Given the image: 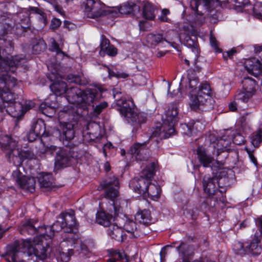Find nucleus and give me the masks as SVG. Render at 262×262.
<instances>
[{
  "instance_id": "f257e3e1",
  "label": "nucleus",
  "mask_w": 262,
  "mask_h": 262,
  "mask_svg": "<svg viewBox=\"0 0 262 262\" xmlns=\"http://www.w3.org/2000/svg\"><path fill=\"white\" fill-rule=\"evenodd\" d=\"M61 221H57L50 226H36L37 222L32 220L27 221L20 228L21 234L26 235L39 233V235L34 238L15 241L9 246L7 252L2 256L8 262H26L23 258L27 257H35L40 259H45L48 255L49 243L46 242L51 239L55 231L63 229L64 232L69 233L63 241L61 242L64 246L67 242L72 247L77 243L78 235L77 224L75 212L71 210L69 212L62 213L59 215Z\"/></svg>"
},
{
  "instance_id": "f03ea898",
  "label": "nucleus",
  "mask_w": 262,
  "mask_h": 262,
  "mask_svg": "<svg viewBox=\"0 0 262 262\" xmlns=\"http://www.w3.org/2000/svg\"><path fill=\"white\" fill-rule=\"evenodd\" d=\"M82 114L81 108L72 105L64 107L58 114L60 125L59 130L60 140L67 147L73 148L78 145L79 142L73 141L75 137L74 126Z\"/></svg>"
},
{
  "instance_id": "7ed1b4c3",
  "label": "nucleus",
  "mask_w": 262,
  "mask_h": 262,
  "mask_svg": "<svg viewBox=\"0 0 262 262\" xmlns=\"http://www.w3.org/2000/svg\"><path fill=\"white\" fill-rule=\"evenodd\" d=\"M113 96L118 106V110L122 117L132 124L135 129H138L140 125L146 121V117L143 114H137L134 110L132 101L126 100L120 97L121 93L117 89L113 90Z\"/></svg>"
},
{
  "instance_id": "20e7f679",
  "label": "nucleus",
  "mask_w": 262,
  "mask_h": 262,
  "mask_svg": "<svg viewBox=\"0 0 262 262\" xmlns=\"http://www.w3.org/2000/svg\"><path fill=\"white\" fill-rule=\"evenodd\" d=\"M102 92L96 88L82 91L78 87H72L68 91L67 100L72 104L83 107L91 106L98 102Z\"/></svg>"
},
{
  "instance_id": "39448f33",
  "label": "nucleus",
  "mask_w": 262,
  "mask_h": 262,
  "mask_svg": "<svg viewBox=\"0 0 262 262\" xmlns=\"http://www.w3.org/2000/svg\"><path fill=\"white\" fill-rule=\"evenodd\" d=\"M178 111L176 104H170L165 112V117L163 118V124L156 125L151 136L164 139L173 136L176 133L174 126L178 120Z\"/></svg>"
},
{
  "instance_id": "423d86ee",
  "label": "nucleus",
  "mask_w": 262,
  "mask_h": 262,
  "mask_svg": "<svg viewBox=\"0 0 262 262\" xmlns=\"http://www.w3.org/2000/svg\"><path fill=\"white\" fill-rule=\"evenodd\" d=\"M0 145L8 151L7 156L9 161L16 167L20 166L25 159L33 158V154L20 150L17 148V141L8 135L0 137Z\"/></svg>"
},
{
  "instance_id": "0eeeda50",
  "label": "nucleus",
  "mask_w": 262,
  "mask_h": 262,
  "mask_svg": "<svg viewBox=\"0 0 262 262\" xmlns=\"http://www.w3.org/2000/svg\"><path fill=\"white\" fill-rule=\"evenodd\" d=\"M101 186L105 189V197L110 200L108 211H121L119 201L117 199L119 195V183L118 179L114 175L110 176L104 180Z\"/></svg>"
},
{
  "instance_id": "6e6552de",
  "label": "nucleus",
  "mask_w": 262,
  "mask_h": 262,
  "mask_svg": "<svg viewBox=\"0 0 262 262\" xmlns=\"http://www.w3.org/2000/svg\"><path fill=\"white\" fill-rule=\"evenodd\" d=\"M156 167L155 162L150 163L142 171L140 178L133 180L132 185L135 192L146 196L147 186L155 175Z\"/></svg>"
},
{
  "instance_id": "1a4fd4ad",
  "label": "nucleus",
  "mask_w": 262,
  "mask_h": 262,
  "mask_svg": "<svg viewBox=\"0 0 262 262\" xmlns=\"http://www.w3.org/2000/svg\"><path fill=\"white\" fill-rule=\"evenodd\" d=\"M211 89L206 83H203L199 88L198 92H188L190 93V105L192 109L199 108L206 105L208 100L210 101V94Z\"/></svg>"
},
{
  "instance_id": "9d476101",
  "label": "nucleus",
  "mask_w": 262,
  "mask_h": 262,
  "mask_svg": "<svg viewBox=\"0 0 262 262\" xmlns=\"http://www.w3.org/2000/svg\"><path fill=\"white\" fill-rule=\"evenodd\" d=\"M105 8V6L99 0H86L85 11L88 17L95 18L107 15L111 12Z\"/></svg>"
},
{
  "instance_id": "9b49d317",
  "label": "nucleus",
  "mask_w": 262,
  "mask_h": 262,
  "mask_svg": "<svg viewBox=\"0 0 262 262\" xmlns=\"http://www.w3.org/2000/svg\"><path fill=\"white\" fill-rule=\"evenodd\" d=\"M231 144V140L225 136H223L219 140L214 135L210 134L207 136L205 140V146H211L217 152L228 151L230 149L229 147Z\"/></svg>"
},
{
  "instance_id": "f8f14e48",
  "label": "nucleus",
  "mask_w": 262,
  "mask_h": 262,
  "mask_svg": "<svg viewBox=\"0 0 262 262\" xmlns=\"http://www.w3.org/2000/svg\"><path fill=\"white\" fill-rule=\"evenodd\" d=\"M222 178L219 179L216 177H211L209 175H205L203 178V186L205 191L209 196L215 194L218 192L223 193V190L219 189V188L222 187L221 186V181Z\"/></svg>"
},
{
  "instance_id": "ddd939ff",
  "label": "nucleus",
  "mask_w": 262,
  "mask_h": 262,
  "mask_svg": "<svg viewBox=\"0 0 262 262\" xmlns=\"http://www.w3.org/2000/svg\"><path fill=\"white\" fill-rule=\"evenodd\" d=\"M214 0H191L190 5L191 9L196 13L195 18V23L198 25L203 24L205 20L203 14L199 10L200 7H204L206 9L211 8L214 4Z\"/></svg>"
},
{
  "instance_id": "4468645a",
  "label": "nucleus",
  "mask_w": 262,
  "mask_h": 262,
  "mask_svg": "<svg viewBox=\"0 0 262 262\" xmlns=\"http://www.w3.org/2000/svg\"><path fill=\"white\" fill-rule=\"evenodd\" d=\"M112 213L114 212V220L116 221V224H118L121 228H123L127 232L133 234L137 229L136 224L133 220L127 219L126 216L123 214V209L121 207V211L119 212L116 210L110 211Z\"/></svg>"
},
{
  "instance_id": "2eb2a0df",
  "label": "nucleus",
  "mask_w": 262,
  "mask_h": 262,
  "mask_svg": "<svg viewBox=\"0 0 262 262\" xmlns=\"http://www.w3.org/2000/svg\"><path fill=\"white\" fill-rule=\"evenodd\" d=\"M59 107L56 97L50 96L44 102L41 103L39 111L46 116L52 117L55 114L56 110Z\"/></svg>"
},
{
  "instance_id": "dca6fc26",
  "label": "nucleus",
  "mask_w": 262,
  "mask_h": 262,
  "mask_svg": "<svg viewBox=\"0 0 262 262\" xmlns=\"http://www.w3.org/2000/svg\"><path fill=\"white\" fill-rule=\"evenodd\" d=\"M13 176L16 178V181L22 188L30 192L35 191L36 181L34 178L24 176L17 170L13 171Z\"/></svg>"
},
{
  "instance_id": "f3484780",
  "label": "nucleus",
  "mask_w": 262,
  "mask_h": 262,
  "mask_svg": "<svg viewBox=\"0 0 262 262\" xmlns=\"http://www.w3.org/2000/svg\"><path fill=\"white\" fill-rule=\"evenodd\" d=\"M71 148H61L59 149L58 152H56L55 158V163L56 165L59 166H68L74 158V155L71 151Z\"/></svg>"
},
{
  "instance_id": "a211bd4d",
  "label": "nucleus",
  "mask_w": 262,
  "mask_h": 262,
  "mask_svg": "<svg viewBox=\"0 0 262 262\" xmlns=\"http://www.w3.org/2000/svg\"><path fill=\"white\" fill-rule=\"evenodd\" d=\"M146 42L147 45L151 48H155L164 42L170 45L174 48H177L178 46L175 42L168 40L166 37H164L160 33H150L148 34L146 37Z\"/></svg>"
},
{
  "instance_id": "6ab92c4d",
  "label": "nucleus",
  "mask_w": 262,
  "mask_h": 262,
  "mask_svg": "<svg viewBox=\"0 0 262 262\" xmlns=\"http://www.w3.org/2000/svg\"><path fill=\"white\" fill-rule=\"evenodd\" d=\"M129 152L137 160L143 161L148 159V150L146 142L135 143L130 147Z\"/></svg>"
},
{
  "instance_id": "aec40b11",
  "label": "nucleus",
  "mask_w": 262,
  "mask_h": 262,
  "mask_svg": "<svg viewBox=\"0 0 262 262\" xmlns=\"http://www.w3.org/2000/svg\"><path fill=\"white\" fill-rule=\"evenodd\" d=\"M8 114L13 117L19 118L23 116V106L19 102L15 101L14 94L12 93V99L10 102H6Z\"/></svg>"
},
{
  "instance_id": "412c9836",
  "label": "nucleus",
  "mask_w": 262,
  "mask_h": 262,
  "mask_svg": "<svg viewBox=\"0 0 262 262\" xmlns=\"http://www.w3.org/2000/svg\"><path fill=\"white\" fill-rule=\"evenodd\" d=\"M61 77H56L54 80V82L50 85V89L53 92L55 97L57 96H61V95L66 93V99L67 100L68 91L70 90L67 89V84L61 81Z\"/></svg>"
},
{
  "instance_id": "4be33fe9",
  "label": "nucleus",
  "mask_w": 262,
  "mask_h": 262,
  "mask_svg": "<svg viewBox=\"0 0 262 262\" xmlns=\"http://www.w3.org/2000/svg\"><path fill=\"white\" fill-rule=\"evenodd\" d=\"M245 68L249 73L255 77L262 73L261 64L259 59L255 58L247 60L245 62Z\"/></svg>"
},
{
  "instance_id": "5701e85b",
  "label": "nucleus",
  "mask_w": 262,
  "mask_h": 262,
  "mask_svg": "<svg viewBox=\"0 0 262 262\" xmlns=\"http://www.w3.org/2000/svg\"><path fill=\"white\" fill-rule=\"evenodd\" d=\"M17 84V80L8 74H0V93L3 92H10V89Z\"/></svg>"
},
{
  "instance_id": "b1692460",
  "label": "nucleus",
  "mask_w": 262,
  "mask_h": 262,
  "mask_svg": "<svg viewBox=\"0 0 262 262\" xmlns=\"http://www.w3.org/2000/svg\"><path fill=\"white\" fill-rule=\"evenodd\" d=\"M196 154L201 165L205 167H208L211 166L213 161V158L208 153L204 147L199 146L196 149Z\"/></svg>"
},
{
  "instance_id": "393cba45",
  "label": "nucleus",
  "mask_w": 262,
  "mask_h": 262,
  "mask_svg": "<svg viewBox=\"0 0 262 262\" xmlns=\"http://www.w3.org/2000/svg\"><path fill=\"white\" fill-rule=\"evenodd\" d=\"M12 99V93L3 92L0 93V121H2L8 114L6 103Z\"/></svg>"
},
{
  "instance_id": "a878e982",
  "label": "nucleus",
  "mask_w": 262,
  "mask_h": 262,
  "mask_svg": "<svg viewBox=\"0 0 262 262\" xmlns=\"http://www.w3.org/2000/svg\"><path fill=\"white\" fill-rule=\"evenodd\" d=\"M118 11L122 14H130L136 15L140 12V8L139 6L133 3H126L118 8Z\"/></svg>"
},
{
  "instance_id": "bb28decb",
  "label": "nucleus",
  "mask_w": 262,
  "mask_h": 262,
  "mask_svg": "<svg viewBox=\"0 0 262 262\" xmlns=\"http://www.w3.org/2000/svg\"><path fill=\"white\" fill-rule=\"evenodd\" d=\"M74 245V244L71 247V245L67 242L64 246H62L60 244V245L62 249L61 251H59L57 259L62 262H68L70 259L71 256L73 254L72 247H75Z\"/></svg>"
},
{
  "instance_id": "cd10ccee",
  "label": "nucleus",
  "mask_w": 262,
  "mask_h": 262,
  "mask_svg": "<svg viewBox=\"0 0 262 262\" xmlns=\"http://www.w3.org/2000/svg\"><path fill=\"white\" fill-rule=\"evenodd\" d=\"M107 233L111 238L116 241L122 242L124 239L123 230L118 224H111L108 226Z\"/></svg>"
},
{
  "instance_id": "c85d7f7f",
  "label": "nucleus",
  "mask_w": 262,
  "mask_h": 262,
  "mask_svg": "<svg viewBox=\"0 0 262 262\" xmlns=\"http://www.w3.org/2000/svg\"><path fill=\"white\" fill-rule=\"evenodd\" d=\"M111 214H106L103 211H100L97 212L96 214V222L101 225L105 227L110 226L111 221L113 218L114 219V212L112 213L110 212Z\"/></svg>"
},
{
  "instance_id": "c756f323",
  "label": "nucleus",
  "mask_w": 262,
  "mask_h": 262,
  "mask_svg": "<svg viewBox=\"0 0 262 262\" xmlns=\"http://www.w3.org/2000/svg\"><path fill=\"white\" fill-rule=\"evenodd\" d=\"M38 180L41 187L49 188L53 185V179L51 173H39Z\"/></svg>"
},
{
  "instance_id": "7c9ffc66",
  "label": "nucleus",
  "mask_w": 262,
  "mask_h": 262,
  "mask_svg": "<svg viewBox=\"0 0 262 262\" xmlns=\"http://www.w3.org/2000/svg\"><path fill=\"white\" fill-rule=\"evenodd\" d=\"M135 220L144 225H148L151 223V217L149 210L144 209L138 212L135 215Z\"/></svg>"
},
{
  "instance_id": "2f4dec72",
  "label": "nucleus",
  "mask_w": 262,
  "mask_h": 262,
  "mask_svg": "<svg viewBox=\"0 0 262 262\" xmlns=\"http://www.w3.org/2000/svg\"><path fill=\"white\" fill-rule=\"evenodd\" d=\"M12 21L5 15H0V35L7 33L11 28Z\"/></svg>"
},
{
  "instance_id": "473e14b6",
  "label": "nucleus",
  "mask_w": 262,
  "mask_h": 262,
  "mask_svg": "<svg viewBox=\"0 0 262 262\" xmlns=\"http://www.w3.org/2000/svg\"><path fill=\"white\" fill-rule=\"evenodd\" d=\"M243 90L254 95L256 92V83L255 80L246 77L242 81Z\"/></svg>"
},
{
  "instance_id": "72a5a7b5",
  "label": "nucleus",
  "mask_w": 262,
  "mask_h": 262,
  "mask_svg": "<svg viewBox=\"0 0 262 262\" xmlns=\"http://www.w3.org/2000/svg\"><path fill=\"white\" fill-rule=\"evenodd\" d=\"M249 251L254 255L260 254L262 251V246L260 243V239L258 237L255 236V238L251 242L249 245Z\"/></svg>"
},
{
  "instance_id": "f704fd0d",
  "label": "nucleus",
  "mask_w": 262,
  "mask_h": 262,
  "mask_svg": "<svg viewBox=\"0 0 262 262\" xmlns=\"http://www.w3.org/2000/svg\"><path fill=\"white\" fill-rule=\"evenodd\" d=\"M31 129L40 136H43L46 130L44 121L42 119L34 120L32 122Z\"/></svg>"
},
{
  "instance_id": "c9c22d12",
  "label": "nucleus",
  "mask_w": 262,
  "mask_h": 262,
  "mask_svg": "<svg viewBox=\"0 0 262 262\" xmlns=\"http://www.w3.org/2000/svg\"><path fill=\"white\" fill-rule=\"evenodd\" d=\"M150 181L147 186L146 196H150L152 199H157L160 196V188L158 185L151 183Z\"/></svg>"
},
{
  "instance_id": "e433bc0d",
  "label": "nucleus",
  "mask_w": 262,
  "mask_h": 262,
  "mask_svg": "<svg viewBox=\"0 0 262 262\" xmlns=\"http://www.w3.org/2000/svg\"><path fill=\"white\" fill-rule=\"evenodd\" d=\"M184 42L187 47L191 49V52L194 56V61L195 62L196 58L199 53L196 42L189 36H186Z\"/></svg>"
},
{
  "instance_id": "4c0bfd02",
  "label": "nucleus",
  "mask_w": 262,
  "mask_h": 262,
  "mask_svg": "<svg viewBox=\"0 0 262 262\" xmlns=\"http://www.w3.org/2000/svg\"><path fill=\"white\" fill-rule=\"evenodd\" d=\"M155 8L150 3H146L144 5L143 10L144 17L150 20H152L155 17Z\"/></svg>"
},
{
  "instance_id": "58836bf2",
  "label": "nucleus",
  "mask_w": 262,
  "mask_h": 262,
  "mask_svg": "<svg viewBox=\"0 0 262 262\" xmlns=\"http://www.w3.org/2000/svg\"><path fill=\"white\" fill-rule=\"evenodd\" d=\"M254 95L244 90L239 92L235 96V100L241 104L242 103H246L253 97Z\"/></svg>"
},
{
  "instance_id": "ea45409f",
  "label": "nucleus",
  "mask_w": 262,
  "mask_h": 262,
  "mask_svg": "<svg viewBox=\"0 0 262 262\" xmlns=\"http://www.w3.org/2000/svg\"><path fill=\"white\" fill-rule=\"evenodd\" d=\"M251 144L254 147H258L262 142V128H259L254 132L250 137Z\"/></svg>"
},
{
  "instance_id": "a19ab883",
  "label": "nucleus",
  "mask_w": 262,
  "mask_h": 262,
  "mask_svg": "<svg viewBox=\"0 0 262 262\" xmlns=\"http://www.w3.org/2000/svg\"><path fill=\"white\" fill-rule=\"evenodd\" d=\"M199 122L192 123L189 124H182V127L184 130V134L188 136H192L196 133V128Z\"/></svg>"
},
{
  "instance_id": "79ce46f5",
  "label": "nucleus",
  "mask_w": 262,
  "mask_h": 262,
  "mask_svg": "<svg viewBox=\"0 0 262 262\" xmlns=\"http://www.w3.org/2000/svg\"><path fill=\"white\" fill-rule=\"evenodd\" d=\"M46 45L43 40L36 41L32 46V50L34 54H38L45 50Z\"/></svg>"
},
{
  "instance_id": "37998d69",
  "label": "nucleus",
  "mask_w": 262,
  "mask_h": 262,
  "mask_svg": "<svg viewBox=\"0 0 262 262\" xmlns=\"http://www.w3.org/2000/svg\"><path fill=\"white\" fill-rule=\"evenodd\" d=\"M99 135V133L98 132H92L91 131H84L83 133V140L85 142H89L97 139Z\"/></svg>"
},
{
  "instance_id": "c03bdc74",
  "label": "nucleus",
  "mask_w": 262,
  "mask_h": 262,
  "mask_svg": "<svg viewBox=\"0 0 262 262\" xmlns=\"http://www.w3.org/2000/svg\"><path fill=\"white\" fill-rule=\"evenodd\" d=\"M96 103H97V102ZM91 106L93 107L94 114L97 115L99 114L104 108L107 106V103L102 102L98 104H93Z\"/></svg>"
},
{
  "instance_id": "a18cd8bd",
  "label": "nucleus",
  "mask_w": 262,
  "mask_h": 262,
  "mask_svg": "<svg viewBox=\"0 0 262 262\" xmlns=\"http://www.w3.org/2000/svg\"><path fill=\"white\" fill-rule=\"evenodd\" d=\"M254 16L262 20V3L256 2L253 7Z\"/></svg>"
},
{
  "instance_id": "49530a36",
  "label": "nucleus",
  "mask_w": 262,
  "mask_h": 262,
  "mask_svg": "<svg viewBox=\"0 0 262 262\" xmlns=\"http://www.w3.org/2000/svg\"><path fill=\"white\" fill-rule=\"evenodd\" d=\"M112 256H114L115 258H117L118 260H120L122 262H128V258L124 252L115 251L112 254Z\"/></svg>"
},
{
  "instance_id": "de8ad7c7",
  "label": "nucleus",
  "mask_w": 262,
  "mask_h": 262,
  "mask_svg": "<svg viewBox=\"0 0 262 262\" xmlns=\"http://www.w3.org/2000/svg\"><path fill=\"white\" fill-rule=\"evenodd\" d=\"M23 106V116L29 110L34 107L35 103L31 100H25L20 102Z\"/></svg>"
},
{
  "instance_id": "09e8293b",
  "label": "nucleus",
  "mask_w": 262,
  "mask_h": 262,
  "mask_svg": "<svg viewBox=\"0 0 262 262\" xmlns=\"http://www.w3.org/2000/svg\"><path fill=\"white\" fill-rule=\"evenodd\" d=\"M68 80L71 83H75L79 85H83L85 84L81 79V77L77 75H69L68 76Z\"/></svg>"
},
{
  "instance_id": "8fccbe9b",
  "label": "nucleus",
  "mask_w": 262,
  "mask_h": 262,
  "mask_svg": "<svg viewBox=\"0 0 262 262\" xmlns=\"http://www.w3.org/2000/svg\"><path fill=\"white\" fill-rule=\"evenodd\" d=\"M199 84V79L198 78H195L193 79H191L189 78V88L192 90L190 92H198V89L201 85L198 87Z\"/></svg>"
},
{
  "instance_id": "3c124183",
  "label": "nucleus",
  "mask_w": 262,
  "mask_h": 262,
  "mask_svg": "<svg viewBox=\"0 0 262 262\" xmlns=\"http://www.w3.org/2000/svg\"><path fill=\"white\" fill-rule=\"evenodd\" d=\"M101 38L100 54V55H102V51L105 49H106V48L110 45V40L103 35H101Z\"/></svg>"
},
{
  "instance_id": "603ef678",
  "label": "nucleus",
  "mask_w": 262,
  "mask_h": 262,
  "mask_svg": "<svg viewBox=\"0 0 262 262\" xmlns=\"http://www.w3.org/2000/svg\"><path fill=\"white\" fill-rule=\"evenodd\" d=\"M106 53L107 55L110 56H115L117 54V49L115 48L113 45H110L102 51V55H104Z\"/></svg>"
},
{
  "instance_id": "864d4df0",
  "label": "nucleus",
  "mask_w": 262,
  "mask_h": 262,
  "mask_svg": "<svg viewBox=\"0 0 262 262\" xmlns=\"http://www.w3.org/2000/svg\"><path fill=\"white\" fill-rule=\"evenodd\" d=\"M233 142L236 145H242L245 142V138L240 133H236L233 137Z\"/></svg>"
},
{
  "instance_id": "5fc2aeb1",
  "label": "nucleus",
  "mask_w": 262,
  "mask_h": 262,
  "mask_svg": "<svg viewBox=\"0 0 262 262\" xmlns=\"http://www.w3.org/2000/svg\"><path fill=\"white\" fill-rule=\"evenodd\" d=\"M29 10L31 13H34L35 14H38L39 19H40L44 23H46V19L45 18L43 13H42L40 9L36 7H30L29 8Z\"/></svg>"
},
{
  "instance_id": "6e6d98bb",
  "label": "nucleus",
  "mask_w": 262,
  "mask_h": 262,
  "mask_svg": "<svg viewBox=\"0 0 262 262\" xmlns=\"http://www.w3.org/2000/svg\"><path fill=\"white\" fill-rule=\"evenodd\" d=\"M210 42L211 47L213 48L214 50L216 52H221V51L218 46V42L212 34L210 36Z\"/></svg>"
},
{
  "instance_id": "4d7b16f0",
  "label": "nucleus",
  "mask_w": 262,
  "mask_h": 262,
  "mask_svg": "<svg viewBox=\"0 0 262 262\" xmlns=\"http://www.w3.org/2000/svg\"><path fill=\"white\" fill-rule=\"evenodd\" d=\"M169 14V11L168 9H164L162 11L161 15L159 17V19L161 21L168 22L169 19L167 17V15Z\"/></svg>"
},
{
  "instance_id": "13d9d810",
  "label": "nucleus",
  "mask_w": 262,
  "mask_h": 262,
  "mask_svg": "<svg viewBox=\"0 0 262 262\" xmlns=\"http://www.w3.org/2000/svg\"><path fill=\"white\" fill-rule=\"evenodd\" d=\"M59 149H61V148L58 147L54 145H51L50 146H47L46 148V152L51 155H53L55 153L56 155V152H58Z\"/></svg>"
},
{
  "instance_id": "bf43d9fd",
  "label": "nucleus",
  "mask_w": 262,
  "mask_h": 262,
  "mask_svg": "<svg viewBox=\"0 0 262 262\" xmlns=\"http://www.w3.org/2000/svg\"><path fill=\"white\" fill-rule=\"evenodd\" d=\"M39 136H40L36 134L32 129H30L27 135L28 139L30 142L34 141Z\"/></svg>"
},
{
  "instance_id": "052dcab7",
  "label": "nucleus",
  "mask_w": 262,
  "mask_h": 262,
  "mask_svg": "<svg viewBox=\"0 0 262 262\" xmlns=\"http://www.w3.org/2000/svg\"><path fill=\"white\" fill-rule=\"evenodd\" d=\"M176 244V242H174L172 244V245H166V246L162 248V249H161V252L160 253L161 262L164 261V258L166 255V253L165 252V249L167 247H173L172 245H174Z\"/></svg>"
},
{
  "instance_id": "680f3d73",
  "label": "nucleus",
  "mask_w": 262,
  "mask_h": 262,
  "mask_svg": "<svg viewBox=\"0 0 262 262\" xmlns=\"http://www.w3.org/2000/svg\"><path fill=\"white\" fill-rule=\"evenodd\" d=\"M51 50L56 52L57 54H63V52L59 49V45L54 39H53L51 43Z\"/></svg>"
},
{
  "instance_id": "e2e57ef3",
  "label": "nucleus",
  "mask_w": 262,
  "mask_h": 262,
  "mask_svg": "<svg viewBox=\"0 0 262 262\" xmlns=\"http://www.w3.org/2000/svg\"><path fill=\"white\" fill-rule=\"evenodd\" d=\"M61 23V21L60 19L56 18H53L51 23V28L53 30H55L60 26Z\"/></svg>"
},
{
  "instance_id": "0e129e2a",
  "label": "nucleus",
  "mask_w": 262,
  "mask_h": 262,
  "mask_svg": "<svg viewBox=\"0 0 262 262\" xmlns=\"http://www.w3.org/2000/svg\"><path fill=\"white\" fill-rule=\"evenodd\" d=\"M238 106L241 107V104L237 100H235V98H234V101L231 102L229 105V110L231 111H235L237 110Z\"/></svg>"
},
{
  "instance_id": "69168bd1",
  "label": "nucleus",
  "mask_w": 262,
  "mask_h": 262,
  "mask_svg": "<svg viewBox=\"0 0 262 262\" xmlns=\"http://www.w3.org/2000/svg\"><path fill=\"white\" fill-rule=\"evenodd\" d=\"M236 7L243 8L249 4V0H234Z\"/></svg>"
},
{
  "instance_id": "338daca9",
  "label": "nucleus",
  "mask_w": 262,
  "mask_h": 262,
  "mask_svg": "<svg viewBox=\"0 0 262 262\" xmlns=\"http://www.w3.org/2000/svg\"><path fill=\"white\" fill-rule=\"evenodd\" d=\"M104 67L107 69L110 78H111L112 77H116L115 68L113 66L112 67V68H111L110 67L106 66H104Z\"/></svg>"
},
{
  "instance_id": "774afa93",
  "label": "nucleus",
  "mask_w": 262,
  "mask_h": 262,
  "mask_svg": "<svg viewBox=\"0 0 262 262\" xmlns=\"http://www.w3.org/2000/svg\"><path fill=\"white\" fill-rule=\"evenodd\" d=\"M196 209L195 210H194L193 209H191L190 208H187L185 210L184 212V214H186L187 215H189L192 218V219H194L196 216Z\"/></svg>"
}]
</instances>
